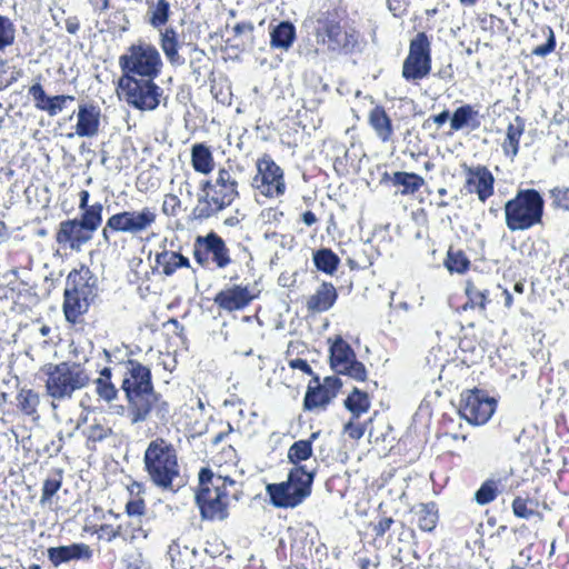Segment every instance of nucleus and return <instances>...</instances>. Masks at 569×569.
I'll list each match as a JSON object with an SVG mask.
<instances>
[{
  "label": "nucleus",
  "instance_id": "f257e3e1",
  "mask_svg": "<svg viewBox=\"0 0 569 569\" xmlns=\"http://www.w3.org/2000/svg\"><path fill=\"white\" fill-rule=\"evenodd\" d=\"M122 390L126 393L128 411L133 423L144 421L159 401V396L154 392L151 382L150 369L139 362H129Z\"/></svg>",
  "mask_w": 569,
  "mask_h": 569
},
{
  "label": "nucleus",
  "instance_id": "f03ea898",
  "mask_svg": "<svg viewBox=\"0 0 569 569\" xmlns=\"http://www.w3.org/2000/svg\"><path fill=\"white\" fill-rule=\"evenodd\" d=\"M97 296V280L87 267L73 270L67 278L63 310L69 321L87 311Z\"/></svg>",
  "mask_w": 569,
  "mask_h": 569
},
{
  "label": "nucleus",
  "instance_id": "7ed1b4c3",
  "mask_svg": "<svg viewBox=\"0 0 569 569\" xmlns=\"http://www.w3.org/2000/svg\"><path fill=\"white\" fill-rule=\"evenodd\" d=\"M47 392L53 399H67L77 390L84 388L90 376L87 370L74 362L49 363L44 366Z\"/></svg>",
  "mask_w": 569,
  "mask_h": 569
},
{
  "label": "nucleus",
  "instance_id": "20e7f679",
  "mask_svg": "<svg viewBox=\"0 0 569 569\" xmlns=\"http://www.w3.org/2000/svg\"><path fill=\"white\" fill-rule=\"evenodd\" d=\"M144 463L151 480L159 487L170 488L179 478L176 450L163 439L158 438L149 443Z\"/></svg>",
  "mask_w": 569,
  "mask_h": 569
},
{
  "label": "nucleus",
  "instance_id": "39448f33",
  "mask_svg": "<svg viewBox=\"0 0 569 569\" xmlns=\"http://www.w3.org/2000/svg\"><path fill=\"white\" fill-rule=\"evenodd\" d=\"M543 199L533 189L521 190L505 204L506 224L511 231L527 230L541 222Z\"/></svg>",
  "mask_w": 569,
  "mask_h": 569
},
{
  "label": "nucleus",
  "instance_id": "423d86ee",
  "mask_svg": "<svg viewBox=\"0 0 569 569\" xmlns=\"http://www.w3.org/2000/svg\"><path fill=\"white\" fill-rule=\"evenodd\" d=\"M122 77L154 79L161 70L162 60L158 50L144 42L132 44L127 52L119 58Z\"/></svg>",
  "mask_w": 569,
  "mask_h": 569
},
{
  "label": "nucleus",
  "instance_id": "0eeeda50",
  "mask_svg": "<svg viewBox=\"0 0 569 569\" xmlns=\"http://www.w3.org/2000/svg\"><path fill=\"white\" fill-rule=\"evenodd\" d=\"M119 87L124 100L139 110H154L160 103L162 90L151 78L121 77Z\"/></svg>",
  "mask_w": 569,
  "mask_h": 569
},
{
  "label": "nucleus",
  "instance_id": "6e6552de",
  "mask_svg": "<svg viewBox=\"0 0 569 569\" xmlns=\"http://www.w3.org/2000/svg\"><path fill=\"white\" fill-rule=\"evenodd\" d=\"M431 71V46L425 32H419L409 44V52L402 63L401 76L410 82H418Z\"/></svg>",
  "mask_w": 569,
  "mask_h": 569
},
{
  "label": "nucleus",
  "instance_id": "1a4fd4ad",
  "mask_svg": "<svg viewBox=\"0 0 569 569\" xmlns=\"http://www.w3.org/2000/svg\"><path fill=\"white\" fill-rule=\"evenodd\" d=\"M157 217L156 209L151 207H143L137 211H122L108 219L107 228L116 232L138 236L151 229Z\"/></svg>",
  "mask_w": 569,
  "mask_h": 569
},
{
  "label": "nucleus",
  "instance_id": "9d476101",
  "mask_svg": "<svg viewBox=\"0 0 569 569\" xmlns=\"http://www.w3.org/2000/svg\"><path fill=\"white\" fill-rule=\"evenodd\" d=\"M252 187L267 198L284 193L283 171L269 156H263L257 161V174L252 179Z\"/></svg>",
  "mask_w": 569,
  "mask_h": 569
},
{
  "label": "nucleus",
  "instance_id": "9b49d317",
  "mask_svg": "<svg viewBox=\"0 0 569 569\" xmlns=\"http://www.w3.org/2000/svg\"><path fill=\"white\" fill-rule=\"evenodd\" d=\"M330 365L338 375H346L357 381L367 379L363 363L357 360L353 350L341 337H337L330 347Z\"/></svg>",
  "mask_w": 569,
  "mask_h": 569
},
{
  "label": "nucleus",
  "instance_id": "f8f14e48",
  "mask_svg": "<svg viewBox=\"0 0 569 569\" xmlns=\"http://www.w3.org/2000/svg\"><path fill=\"white\" fill-rule=\"evenodd\" d=\"M496 400L480 390H467L461 395L460 416L471 425L486 423L495 412Z\"/></svg>",
  "mask_w": 569,
  "mask_h": 569
},
{
  "label": "nucleus",
  "instance_id": "ddd939ff",
  "mask_svg": "<svg viewBox=\"0 0 569 569\" xmlns=\"http://www.w3.org/2000/svg\"><path fill=\"white\" fill-rule=\"evenodd\" d=\"M193 256L196 261L201 266H207L210 261L223 269L230 264L231 258L229 249L221 237L214 232L201 237L199 236L194 241Z\"/></svg>",
  "mask_w": 569,
  "mask_h": 569
},
{
  "label": "nucleus",
  "instance_id": "4468645a",
  "mask_svg": "<svg viewBox=\"0 0 569 569\" xmlns=\"http://www.w3.org/2000/svg\"><path fill=\"white\" fill-rule=\"evenodd\" d=\"M312 475L297 469L291 471L287 483L268 486L271 498H306L311 493Z\"/></svg>",
  "mask_w": 569,
  "mask_h": 569
},
{
  "label": "nucleus",
  "instance_id": "2eb2a0df",
  "mask_svg": "<svg viewBox=\"0 0 569 569\" xmlns=\"http://www.w3.org/2000/svg\"><path fill=\"white\" fill-rule=\"evenodd\" d=\"M316 38L319 43L327 44L330 51H339L350 46L352 36L333 19H318Z\"/></svg>",
  "mask_w": 569,
  "mask_h": 569
},
{
  "label": "nucleus",
  "instance_id": "dca6fc26",
  "mask_svg": "<svg viewBox=\"0 0 569 569\" xmlns=\"http://www.w3.org/2000/svg\"><path fill=\"white\" fill-rule=\"evenodd\" d=\"M236 482L229 478L214 475L209 468H202L199 472V490L196 498H204V496L214 495L213 498H226L228 496L236 497V492L228 490Z\"/></svg>",
  "mask_w": 569,
  "mask_h": 569
},
{
  "label": "nucleus",
  "instance_id": "f3484780",
  "mask_svg": "<svg viewBox=\"0 0 569 569\" xmlns=\"http://www.w3.org/2000/svg\"><path fill=\"white\" fill-rule=\"evenodd\" d=\"M92 234L78 219L62 221L56 234V241L71 250L80 251L82 246L91 240Z\"/></svg>",
  "mask_w": 569,
  "mask_h": 569
},
{
  "label": "nucleus",
  "instance_id": "a211bd4d",
  "mask_svg": "<svg viewBox=\"0 0 569 569\" xmlns=\"http://www.w3.org/2000/svg\"><path fill=\"white\" fill-rule=\"evenodd\" d=\"M203 188H208L214 196L220 206L229 207L238 197V183L227 169L218 171L214 182L209 180L203 182Z\"/></svg>",
  "mask_w": 569,
  "mask_h": 569
},
{
  "label": "nucleus",
  "instance_id": "6ab92c4d",
  "mask_svg": "<svg viewBox=\"0 0 569 569\" xmlns=\"http://www.w3.org/2000/svg\"><path fill=\"white\" fill-rule=\"evenodd\" d=\"M91 557L92 550L86 543H72L48 549V558L56 567L71 560H89Z\"/></svg>",
  "mask_w": 569,
  "mask_h": 569
},
{
  "label": "nucleus",
  "instance_id": "aec40b11",
  "mask_svg": "<svg viewBox=\"0 0 569 569\" xmlns=\"http://www.w3.org/2000/svg\"><path fill=\"white\" fill-rule=\"evenodd\" d=\"M252 298L248 287L232 286L221 290L216 296L214 302L224 310L233 311L246 307Z\"/></svg>",
  "mask_w": 569,
  "mask_h": 569
},
{
  "label": "nucleus",
  "instance_id": "412c9836",
  "mask_svg": "<svg viewBox=\"0 0 569 569\" xmlns=\"http://www.w3.org/2000/svg\"><path fill=\"white\" fill-rule=\"evenodd\" d=\"M412 520L423 531H432L439 520V509L435 501L418 502L411 507Z\"/></svg>",
  "mask_w": 569,
  "mask_h": 569
},
{
  "label": "nucleus",
  "instance_id": "4be33fe9",
  "mask_svg": "<svg viewBox=\"0 0 569 569\" xmlns=\"http://www.w3.org/2000/svg\"><path fill=\"white\" fill-rule=\"evenodd\" d=\"M76 133L79 137H93L99 129L100 111L93 106H80L78 110Z\"/></svg>",
  "mask_w": 569,
  "mask_h": 569
},
{
  "label": "nucleus",
  "instance_id": "5701e85b",
  "mask_svg": "<svg viewBox=\"0 0 569 569\" xmlns=\"http://www.w3.org/2000/svg\"><path fill=\"white\" fill-rule=\"evenodd\" d=\"M336 288L328 282H323L317 291L307 300V309L311 313L323 312L330 309L337 300Z\"/></svg>",
  "mask_w": 569,
  "mask_h": 569
},
{
  "label": "nucleus",
  "instance_id": "b1692460",
  "mask_svg": "<svg viewBox=\"0 0 569 569\" xmlns=\"http://www.w3.org/2000/svg\"><path fill=\"white\" fill-rule=\"evenodd\" d=\"M168 555L174 569H188L196 566L198 551L196 548L181 547L179 542L173 541L169 546Z\"/></svg>",
  "mask_w": 569,
  "mask_h": 569
},
{
  "label": "nucleus",
  "instance_id": "393cba45",
  "mask_svg": "<svg viewBox=\"0 0 569 569\" xmlns=\"http://www.w3.org/2000/svg\"><path fill=\"white\" fill-rule=\"evenodd\" d=\"M316 387L309 385L305 396L303 406L306 410L325 409L327 405L335 398V392L322 388L319 379H315Z\"/></svg>",
  "mask_w": 569,
  "mask_h": 569
},
{
  "label": "nucleus",
  "instance_id": "a878e982",
  "mask_svg": "<svg viewBox=\"0 0 569 569\" xmlns=\"http://www.w3.org/2000/svg\"><path fill=\"white\" fill-rule=\"evenodd\" d=\"M218 199L212 196L208 188L201 187V194L198 198V202L193 209V214L198 219H208L224 209L220 206Z\"/></svg>",
  "mask_w": 569,
  "mask_h": 569
},
{
  "label": "nucleus",
  "instance_id": "bb28decb",
  "mask_svg": "<svg viewBox=\"0 0 569 569\" xmlns=\"http://www.w3.org/2000/svg\"><path fill=\"white\" fill-rule=\"evenodd\" d=\"M468 184L473 187L479 199L485 201L492 194L493 191V177L486 168H478L472 176L468 179Z\"/></svg>",
  "mask_w": 569,
  "mask_h": 569
},
{
  "label": "nucleus",
  "instance_id": "cd10ccee",
  "mask_svg": "<svg viewBox=\"0 0 569 569\" xmlns=\"http://www.w3.org/2000/svg\"><path fill=\"white\" fill-rule=\"evenodd\" d=\"M192 168L202 174H209L214 168V160L209 147L203 143H196L191 148Z\"/></svg>",
  "mask_w": 569,
  "mask_h": 569
},
{
  "label": "nucleus",
  "instance_id": "c85d7f7f",
  "mask_svg": "<svg viewBox=\"0 0 569 569\" xmlns=\"http://www.w3.org/2000/svg\"><path fill=\"white\" fill-rule=\"evenodd\" d=\"M369 123L376 134L382 140L388 141L392 136V123L382 107H375L369 113Z\"/></svg>",
  "mask_w": 569,
  "mask_h": 569
},
{
  "label": "nucleus",
  "instance_id": "c756f323",
  "mask_svg": "<svg viewBox=\"0 0 569 569\" xmlns=\"http://www.w3.org/2000/svg\"><path fill=\"white\" fill-rule=\"evenodd\" d=\"M525 131V122L520 117H516L513 121L508 124L506 139L502 143V149L506 156L515 158L518 153L519 140Z\"/></svg>",
  "mask_w": 569,
  "mask_h": 569
},
{
  "label": "nucleus",
  "instance_id": "7c9ffc66",
  "mask_svg": "<svg viewBox=\"0 0 569 569\" xmlns=\"http://www.w3.org/2000/svg\"><path fill=\"white\" fill-rule=\"evenodd\" d=\"M479 124L478 111L470 104H465L456 109L450 119V127L455 131L461 130L466 127L476 129Z\"/></svg>",
  "mask_w": 569,
  "mask_h": 569
},
{
  "label": "nucleus",
  "instance_id": "2f4dec72",
  "mask_svg": "<svg viewBox=\"0 0 569 569\" xmlns=\"http://www.w3.org/2000/svg\"><path fill=\"white\" fill-rule=\"evenodd\" d=\"M156 264L166 276H171L178 268L188 267L189 260L178 252L163 250L157 253Z\"/></svg>",
  "mask_w": 569,
  "mask_h": 569
},
{
  "label": "nucleus",
  "instance_id": "473e14b6",
  "mask_svg": "<svg viewBox=\"0 0 569 569\" xmlns=\"http://www.w3.org/2000/svg\"><path fill=\"white\" fill-rule=\"evenodd\" d=\"M204 520H223L228 516V506L223 500H196Z\"/></svg>",
  "mask_w": 569,
  "mask_h": 569
},
{
  "label": "nucleus",
  "instance_id": "72a5a7b5",
  "mask_svg": "<svg viewBox=\"0 0 569 569\" xmlns=\"http://www.w3.org/2000/svg\"><path fill=\"white\" fill-rule=\"evenodd\" d=\"M296 38V29L290 22H281L271 32L272 47L288 50Z\"/></svg>",
  "mask_w": 569,
  "mask_h": 569
},
{
  "label": "nucleus",
  "instance_id": "f704fd0d",
  "mask_svg": "<svg viewBox=\"0 0 569 569\" xmlns=\"http://www.w3.org/2000/svg\"><path fill=\"white\" fill-rule=\"evenodd\" d=\"M508 478L492 477L485 481L482 486L476 491L473 498H495L507 493Z\"/></svg>",
  "mask_w": 569,
  "mask_h": 569
},
{
  "label": "nucleus",
  "instance_id": "c9c22d12",
  "mask_svg": "<svg viewBox=\"0 0 569 569\" xmlns=\"http://www.w3.org/2000/svg\"><path fill=\"white\" fill-rule=\"evenodd\" d=\"M161 49L170 63L178 66L183 63V59L178 52V38L173 29H166L161 33Z\"/></svg>",
  "mask_w": 569,
  "mask_h": 569
},
{
  "label": "nucleus",
  "instance_id": "e433bc0d",
  "mask_svg": "<svg viewBox=\"0 0 569 569\" xmlns=\"http://www.w3.org/2000/svg\"><path fill=\"white\" fill-rule=\"evenodd\" d=\"M392 181L396 186L401 187V194H412L425 183L422 177L409 172H396L393 174Z\"/></svg>",
  "mask_w": 569,
  "mask_h": 569
},
{
  "label": "nucleus",
  "instance_id": "4c0bfd02",
  "mask_svg": "<svg viewBox=\"0 0 569 569\" xmlns=\"http://www.w3.org/2000/svg\"><path fill=\"white\" fill-rule=\"evenodd\" d=\"M346 408L352 413L353 418H359L370 408V400L366 392L355 388L345 400Z\"/></svg>",
  "mask_w": 569,
  "mask_h": 569
},
{
  "label": "nucleus",
  "instance_id": "58836bf2",
  "mask_svg": "<svg viewBox=\"0 0 569 569\" xmlns=\"http://www.w3.org/2000/svg\"><path fill=\"white\" fill-rule=\"evenodd\" d=\"M102 204L94 203L90 208L83 210L82 217L79 222L92 234L101 224L102 221Z\"/></svg>",
  "mask_w": 569,
  "mask_h": 569
},
{
  "label": "nucleus",
  "instance_id": "ea45409f",
  "mask_svg": "<svg viewBox=\"0 0 569 569\" xmlns=\"http://www.w3.org/2000/svg\"><path fill=\"white\" fill-rule=\"evenodd\" d=\"M315 264L319 270L332 274L339 263V258L330 249H321L315 253Z\"/></svg>",
  "mask_w": 569,
  "mask_h": 569
},
{
  "label": "nucleus",
  "instance_id": "a19ab883",
  "mask_svg": "<svg viewBox=\"0 0 569 569\" xmlns=\"http://www.w3.org/2000/svg\"><path fill=\"white\" fill-rule=\"evenodd\" d=\"M96 390L98 395L106 401H111L117 396V389L110 382V371L104 368L101 372V377L96 380Z\"/></svg>",
  "mask_w": 569,
  "mask_h": 569
},
{
  "label": "nucleus",
  "instance_id": "79ce46f5",
  "mask_svg": "<svg viewBox=\"0 0 569 569\" xmlns=\"http://www.w3.org/2000/svg\"><path fill=\"white\" fill-rule=\"evenodd\" d=\"M446 266L451 272L462 273L469 267V260L461 250L450 248L446 260Z\"/></svg>",
  "mask_w": 569,
  "mask_h": 569
},
{
  "label": "nucleus",
  "instance_id": "37998d69",
  "mask_svg": "<svg viewBox=\"0 0 569 569\" xmlns=\"http://www.w3.org/2000/svg\"><path fill=\"white\" fill-rule=\"evenodd\" d=\"M169 2L167 0H158L150 10L149 22L154 28L164 26L169 19Z\"/></svg>",
  "mask_w": 569,
  "mask_h": 569
},
{
  "label": "nucleus",
  "instance_id": "c03bdc74",
  "mask_svg": "<svg viewBox=\"0 0 569 569\" xmlns=\"http://www.w3.org/2000/svg\"><path fill=\"white\" fill-rule=\"evenodd\" d=\"M16 39V28L13 22L0 14V51L13 44Z\"/></svg>",
  "mask_w": 569,
  "mask_h": 569
},
{
  "label": "nucleus",
  "instance_id": "a18cd8bd",
  "mask_svg": "<svg viewBox=\"0 0 569 569\" xmlns=\"http://www.w3.org/2000/svg\"><path fill=\"white\" fill-rule=\"evenodd\" d=\"M312 452L311 442L308 440H300L295 442L288 451V458L291 462L297 463L307 460Z\"/></svg>",
  "mask_w": 569,
  "mask_h": 569
},
{
  "label": "nucleus",
  "instance_id": "49530a36",
  "mask_svg": "<svg viewBox=\"0 0 569 569\" xmlns=\"http://www.w3.org/2000/svg\"><path fill=\"white\" fill-rule=\"evenodd\" d=\"M538 500H512L513 513L523 519L538 516Z\"/></svg>",
  "mask_w": 569,
  "mask_h": 569
},
{
  "label": "nucleus",
  "instance_id": "de8ad7c7",
  "mask_svg": "<svg viewBox=\"0 0 569 569\" xmlns=\"http://www.w3.org/2000/svg\"><path fill=\"white\" fill-rule=\"evenodd\" d=\"M73 100L74 98L72 96L60 94L50 97L48 106L44 107V111L51 117L57 116L63 110L67 101Z\"/></svg>",
  "mask_w": 569,
  "mask_h": 569
},
{
  "label": "nucleus",
  "instance_id": "09e8293b",
  "mask_svg": "<svg viewBox=\"0 0 569 569\" xmlns=\"http://www.w3.org/2000/svg\"><path fill=\"white\" fill-rule=\"evenodd\" d=\"M18 400L19 407L27 415L33 413L39 403L38 396L32 391L21 392L18 397Z\"/></svg>",
  "mask_w": 569,
  "mask_h": 569
},
{
  "label": "nucleus",
  "instance_id": "8fccbe9b",
  "mask_svg": "<svg viewBox=\"0 0 569 569\" xmlns=\"http://www.w3.org/2000/svg\"><path fill=\"white\" fill-rule=\"evenodd\" d=\"M29 94L34 101V107L39 110L44 111V107L48 106L50 97H48L40 83H34L29 88Z\"/></svg>",
  "mask_w": 569,
  "mask_h": 569
},
{
  "label": "nucleus",
  "instance_id": "3c124183",
  "mask_svg": "<svg viewBox=\"0 0 569 569\" xmlns=\"http://www.w3.org/2000/svg\"><path fill=\"white\" fill-rule=\"evenodd\" d=\"M550 193L553 206L569 210V188H555Z\"/></svg>",
  "mask_w": 569,
  "mask_h": 569
},
{
  "label": "nucleus",
  "instance_id": "603ef678",
  "mask_svg": "<svg viewBox=\"0 0 569 569\" xmlns=\"http://www.w3.org/2000/svg\"><path fill=\"white\" fill-rule=\"evenodd\" d=\"M111 433V429L100 423L91 425L87 430L88 439L91 441H101Z\"/></svg>",
  "mask_w": 569,
  "mask_h": 569
},
{
  "label": "nucleus",
  "instance_id": "864d4df0",
  "mask_svg": "<svg viewBox=\"0 0 569 569\" xmlns=\"http://www.w3.org/2000/svg\"><path fill=\"white\" fill-rule=\"evenodd\" d=\"M180 208V199L178 196L173 193H168L164 196L162 203V211L167 216H176L178 209Z\"/></svg>",
  "mask_w": 569,
  "mask_h": 569
},
{
  "label": "nucleus",
  "instance_id": "5fc2aeb1",
  "mask_svg": "<svg viewBox=\"0 0 569 569\" xmlns=\"http://www.w3.org/2000/svg\"><path fill=\"white\" fill-rule=\"evenodd\" d=\"M547 31H548V39H547L546 44L538 46L537 48H535L532 51L533 54L543 57V56H547L548 53H550L551 51H553L555 46H556L553 31L551 28H547Z\"/></svg>",
  "mask_w": 569,
  "mask_h": 569
},
{
  "label": "nucleus",
  "instance_id": "6e6d98bb",
  "mask_svg": "<svg viewBox=\"0 0 569 569\" xmlns=\"http://www.w3.org/2000/svg\"><path fill=\"white\" fill-rule=\"evenodd\" d=\"M61 485V476L57 473L56 476L46 480L43 485V498H49L53 496Z\"/></svg>",
  "mask_w": 569,
  "mask_h": 569
},
{
  "label": "nucleus",
  "instance_id": "4d7b16f0",
  "mask_svg": "<svg viewBox=\"0 0 569 569\" xmlns=\"http://www.w3.org/2000/svg\"><path fill=\"white\" fill-rule=\"evenodd\" d=\"M126 512L130 517H140L144 512V500H128Z\"/></svg>",
  "mask_w": 569,
  "mask_h": 569
},
{
  "label": "nucleus",
  "instance_id": "13d9d810",
  "mask_svg": "<svg viewBox=\"0 0 569 569\" xmlns=\"http://www.w3.org/2000/svg\"><path fill=\"white\" fill-rule=\"evenodd\" d=\"M343 431L351 439L358 440L363 436L365 428L361 425H356L352 421H349L348 423L345 425Z\"/></svg>",
  "mask_w": 569,
  "mask_h": 569
},
{
  "label": "nucleus",
  "instance_id": "bf43d9fd",
  "mask_svg": "<svg viewBox=\"0 0 569 569\" xmlns=\"http://www.w3.org/2000/svg\"><path fill=\"white\" fill-rule=\"evenodd\" d=\"M467 295L469 296L470 302L472 306H479L480 308H485L486 305V295L482 291H479L475 288H468Z\"/></svg>",
  "mask_w": 569,
  "mask_h": 569
},
{
  "label": "nucleus",
  "instance_id": "052dcab7",
  "mask_svg": "<svg viewBox=\"0 0 569 569\" xmlns=\"http://www.w3.org/2000/svg\"><path fill=\"white\" fill-rule=\"evenodd\" d=\"M393 522L391 517H382L378 523L375 526V531L377 536H382L387 530H389L391 523Z\"/></svg>",
  "mask_w": 569,
  "mask_h": 569
},
{
  "label": "nucleus",
  "instance_id": "680f3d73",
  "mask_svg": "<svg viewBox=\"0 0 569 569\" xmlns=\"http://www.w3.org/2000/svg\"><path fill=\"white\" fill-rule=\"evenodd\" d=\"M341 386L342 382L338 377H327L321 387L327 388V390L333 391L336 395L337 391L341 388Z\"/></svg>",
  "mask_w": 569,
  "mask_h": 569
},
{
  "label": "nucleus",
  "instance_id": "e2e57ef3",
  "mask_svg": "<svg viewBox=\"0 0 569 569\" xmlns=\"http://www.w3.org/2000/svg\"><path fill=\"white\" fill-rule=\"evenodd\" d=\"M282 216H283V212L279 211L276 208H269V209H266L262 211V217L268 222L279 221Z\"/></svg>",
  "mask_w": 569,
  "mask_h": 569
},
{
  "label": "nucleus",
  "instance_id": "0e129e2a",
  "mask_svg": "<svg viewBox=\"0 0 569 569\" xmlns=\"http://www.w3.org/2000/svg\"><path fill=\"white\" fill-rule=\"evenodd\" d=\"M290 367L293 368V369H299L308 375H310L312 372L310 366L308 365V362L303 359H300V358H297V359H293L290 361Z\"/></svg>",
  "mask_w": 569,
  "mask_h": 569
},
{
  "label": "nucleus",
  "instance_id": "69168bd1",
  "mask_svg": "<svg viewBox=\"0 0 569 569\" xmlns=\"http://www.w3.org/2000/svg\"><path fill=\"white\" fill-rule=\"evenodd\" d=\"M277 508H296L302 500H269Z\"/></svg>",
  "mask_w": 569,
  "mask_h": 569
},
{
  "label": "nucleus",
  "instance_id": "338daca9",
  "mask_svg": "<svg viewBox=\"0 0 569 569\" xmlns=\"http://www.w3.org/2000/svg\"><path fill=\"white\" fill-rule=\"evenodd\" d=\"M127 569H150V567L140 558H136L131 561Z\"/></svg>",
  "mask_w": 569,
  "mask_h": 569
},
{
  "label": "nucleus",
  "instance_id": "774afa93",
  "mask_svg": "<svg viewBox=\"0 0 569 569\" xmlns=\"http://www.w3.org/2000/svg\"><path fill=\"white\" fill-rule=\"evenodd\" d=\"M302 221L307 224V226H312L315 224L318 219L317 217L315 216L313 212L311 211H306L303 214H302Z\"/></svg>",
  "mask_w": 569,
  "mask_h": 569
}]
</instances>
